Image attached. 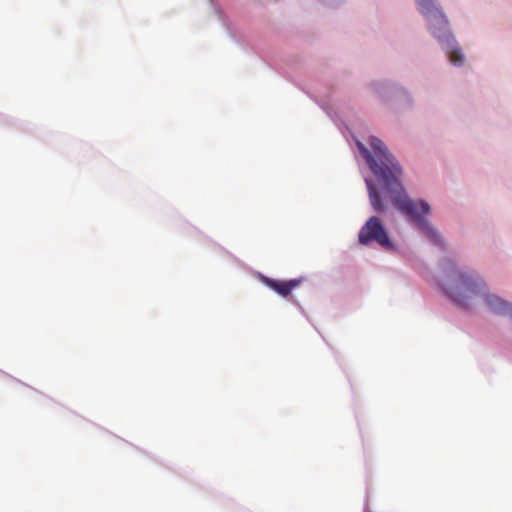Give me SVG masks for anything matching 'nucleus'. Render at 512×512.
<instances>
[{
  "label": "nucleus",
  "mask_w": 512,
  "mask_h": 512,
  "mask_svg": "<svg viewBox=\"0 0 512 512\" xmlns=\"http://www.w3.org/2000/svg\"><path fill=\"white\" fill-rule=\"evenodd\" d=\"M366 144L354 136V145L364 166L358 163L372 210L387 214L390 204L406 217L422 238L441 251L448 245L429 217L432 205L424 198L413 199L405 187L404 168L387 144L376 135H368Z\"/></svg>",
  "instance_id": "f257e3e1"
},
{
  "label": "nucleus",
  "mask_w": 512,
  "mask_h": 512,
  "mask_svg": "<svg viewBox=\"0 0 512 512\" xmlns=\"http://www.w3.org/2000/svg\"><path fill=\"white\" fill-rule=\"evenodd\" d=\"M441 268L443 276L437 281L436 288L454 308L471 315L475 310L474 298H481L492 315L509 319L512 302L492 293L478 270L463 269L451 257L443 259Z\"/></svg>",
  "instance_id": "f03ea898"
},
{
  "label": "nucleus",
  "mask_w": 512,
  "mask_h": 512,
  "mask_svg": "<svg viewBox=\"0 0 512 512\" xmlns=\"http://www.w3.org/2000/svg\"><path fill=\"white\" fill-rule=\"evenodd\" d=\"M413 3L424 21L427 33L444 52L448 62L454 67H462L466 56L439 0H413Z\"/></svg>",
  "instance_id": "7ed1b4c3"
},
{
  "label": "nucleus",
  "mask_w": 512,
  "mask_h": 512,
  "mask_svg": "<svg viewBox=\"0 0 512 512\" xmlns=\"http://www.w3.org/2000/svg\"><path fill=\"white\" fill-rule=\"evenodd\" d=\"M369 88L385 107L395 113H407L416 108L413 92L397 80L391 78L373 80L369 83Z\"/></svg>",
  "instance_id": "20e7f679"
},
{
  "label": "nucleus",
  "mask_w": 512,
  "mask_h": 512,
  "mask_svg": "<svg viewBox=\"0 0 512 512\" xmlns=\"http://www.w3.org/2000/svg\"><path fill=\"white\" fill-rule=\"evenodd\" d=\"M380 215L375 213L365 221L359 230L358 242L364 247L377 245L386 252L397 253L399 246Z\"/></svg>",
  "instance_id": "39448f33"
},
{
  "label": "nucleus",
  "mask_w": 512,
  "mask_h": 512,
  "mask_svg": "<svg viewBox=\"0 0 512 512\" xmlns=\"http://www.w3.org/2000/svg\"><path fill=\"white\" fill-rule=\"evenodd\" d=\"M260 281L271 291L279 295L280 297L287 298L292 295L287 280L275 279L258 272Z\"/></svg>",
  "instance_id": "423d86ee"
},
{
  "label": "nucleus",
  "mask_w": 512,
  "mask_h": 512,
  "mask_svg": "<svg viewBox=\"0 0 512 512\" xmlns=\"http://www.w3.org/2000/svg\"><path fill=\"white\" fill-rule=\"evenodd\" d=\"M213 11L218 17V19L221 21L223 27L227 30L228 34L233 37L231 26L232 23L229 20L228 16L225 14L224 10L222 9L221 5L218 2H214V0H210Z\"/></svg>",
  "instance_id": "0eeeda50"
},
{
  "label": "nucleus",
  "mask_w": 512,
  "mask_h": 512,
  "mask_svg": "<svg viewBox=\"0 0 512 512\" xmlns=\"http://www.w3.org/2000/svg\"><path fill=\"white\" fill-rule=\"evenodd\" d=\"M322 110L326 113V115L335 123L339 121L345 129L350 133L352 141L354 142V136L358 138V136L349 128V126L342 120L336 111H334L331 107H322Z\"/></svg>",
  "instance_id": "6e6552de"
},
{
  "label": "nucleus",
  "mask_w": 512,
  "mask_h": 512,
  "mask_svg": "<svg viewBox=\"0 0 512 512\" xmlns=\"http://www.w3.org/2000/svg\"><path fill=\"white\" fill-rule=\"evenodd\" d=\"M305 280L304 276L287 279L291 293Z\"/></svg>",
  "instance_id": "1a4fd4ad"
},
{
  "label": "nucleus",
  "mask_w": 512,
  "mask_h": 512,
  "mask_svg": "<svg viewBox=\"0 0 512 512\" xmlns=\"http://www.w3.org/2000/svg\"><path fill=\"white\" fill-rule=\"evenodd\" d=\"M317 1L319 3H321L323 6H326V7H329V8H338L346 0H317Z\"/></svg>",
  "instance_id": "9d476101"
},
{
  "label": "nucleus",
  "mask_w": 512,
  "mask_h": 512,
  "mask_svg": "<svg viewBox=\"0 0 512 512\" xmlns=\"http://www.w3.org/2000/svg\"><path fill=\"white\" fill-rule=\"evenodd\" d=\"M307 95L322 109V107H329L324 101L317 99L307 92Z\"/></svg>",
  "instance_id": "9b49d317"
},
{
  "label": "nucleus",
  "mask_w": 512,
  "mask_h": 512,
  "mask_svg": "<svg viewBox=\"0 0 512 512\" xmlns=\"http://www.w3.org/2000/svg\"><path fill=\"white\" fill-rule=\"evenodd\" d=\"M290 301L292 302V304H293V305H295V306L299 309V311L301 312V314L305 315V310H304V308L302 307V305L300 304V302H299L296 298H294V297H292V296H291Z\"/></svg>",
  "instance_id": "f8f14e48"
}]
</instances>
